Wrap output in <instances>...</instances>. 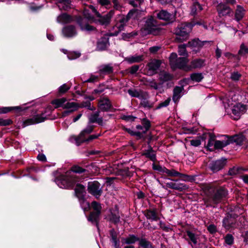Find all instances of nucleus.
<instances>
[{"mask_svg":"<svg viewBox=\"0 0 248 248\" xmlns=\"http://www.w3.org/2000/svg\"><path fill=\"white\" fill-rule=\"evenodd\" d=\"M187 46V44L180 45L178 46V53L180 56H186L187 55L186 47Z\"/></svg>","mask_w":248,"mask_h":248,"instance_id":"nucleus-51","label":"nucleus"},{"mask_svg":"<svg viewBox=\"0 0 248 248\" xmlns=\"http://www.w3.org/2000/svg\"><path fill=\"white\" fill-rule=\"evenodd\" d=\"M246 13V10L240 5L236 6L235 11L234 19L237 21H239L243 19Z\"/></svg>","mask_w":248,"mask_h":248,"instance_id":"nucleus-30","label":"nucleus"},{"mask_svg":"<svg viewBox=\"0 0 248 248\" xmlns=\"http://www.w3.org/2000/svg\"><path fill=\"white\" fill-rule=\"evenodd\" d=\"M165 173H167L169 176L171 177L178 176L180 174V172L173 169L169 170L167 169Z\"/></svg>","mask_w":248,"mask_h":248,"instance_id":"nucleus-62","label":"nucleus"},{"mask_svg":"<svg viewBox=\"0 0 248 248\" xmlns=\"http://www.w3.org/2000/svg\"><path fill=\"white\" fill-rule=\"evenodd\" d=\"M66 101V99L64 97L56 99L51 101V104L55 106V108H58L60 107H62L63 108V106L64 103Z\"/></svg>","mask_w":248,"mask_h":248,"instance_id":"nucleus-42","label":"nucleus"},{"mask_svg":"<svg viewBox=\"0 0 248 248\" xmlns=\"http://www.w3.org/2000/svg\"><path fill=\"white\" fill-rule=\"evenodd\" d=\"M156 17L160 20L166 21L167 23H171L175 20L174 15L165 10L159 11L156 14Z\"/></svg>","mask_w":248,"mask_h":248,"instance_id":"nucleus-16","label":"nucleus"},{"mask_svg":"<svg viewBox=\"0 0 248 248\" xmlns=\"http://www.w3.org/2000/svg\"><path fill=\"white\" fill-rule=\"evenodd\" d=\"M129 21L128 17L126 15H120L118 17V20L115 25V28L118 30L111 33V36H117L120 31L124 30V27Z\"/></svg>","mask_w":248,"mask_h":248,"instance_id":"nucleus-11","label":"nucleus"},{"mask_svg":"<svg viewBox=\"0 0 248 248\" xmlns=\"http://www.w3.org/2000/svg\"><path fill=\"white\" fill-rule=\"evenodd\" d=\"M228 139L230 140V143L234 142L237 145H241L243 144L245 140V137L242 134H239L234 135L230 138L228 137Z\"/></svg>","mask_w":248,"mask_h":248,"instance_id":"nucleus-32","label":"nucleus"},{"mask_svg":"<svg viewBox=\"0 0 248 248\" xmlns=\"http://www.w3.org/2000/svg\"><path fill=\"white\" fill-rule=\"evenodd\" d=\"M186 235L188 236V238H186V240L188 241V244L191 245L193 247L194 245H196L198 243V240L199 238V235L193 232L192 231L187 230L186 232Z\"/></svg>","mask_w":248,"mask_h":248,"instance_id":"nucleus-27","label":"nucleus"},{"mask_svg":"<svg viewBox=\"0 0 248 248\" xmlns=\"http://www.w3.org/2000/svg\"><path fill=\"white\" fill-rule=\"evenodd\" d=\"M206 42V41L202 42L200 41L199 39H194L191 41L188 42L187 45V46L200 48L202 47Z\"/></svg>","mask_w":248,"mask_h":248,"instance_id":"nucleus-40","label":"nucleus"},{"mask_svg":"<svg viewBox=\"0 0 248 248\" xmlns=\"http://www.w3.org/2000/svg\"><path fill=\"white\" fill-rule=\"evenodd\" d=\"M149 97V95L148 93L146 92L140 99V106L148 109H151L153 108L154 106V103L148 100Z\"/></svg>","mask_w":248,"mask_h":248,"instance_id":"nucleus-23","label":"nucleus"},{"mask_svg":"<svg viewBox=\"0 0 248 248\" xmlns=\"http://www.w3.org/2000/svg\"><path fill=\"white\" fill-rule=\"evenodd\" d=\"M74 190V195L78 199L82 208L84 211H89L90 209V204L86 199V191L85 186L80 184H77Z\"/></svg>","mask_w":248,"mask_h":248,"instance_id":"nucleus-2","label":"nucleus"},{"mask_svg":"<svg viewBox=\"0 0 248 248\" xmlns=\"http://www.w3.org/2000/svg\"><path fill=\"white\" fill-rule=\"evenodd\" d=\"M109 45V38L105 36L101 38L97 42V49L99 51L106 50Z\"/></svg>","mask_w":248,"mask_h":248,"instance_id":"nucleus-25","label":"nucleus"},{"mask_svg":"<svg viewBox=\"0 0 248 248\" xmlns=\"http://www.w3.org/2000/svg\"><path fill=\"white\" fill-rule=\"evenodd\" d=\"M209 137L210 138L207 144V148L209 150L212 151H214L213 147L215 145V142L216 141V137L215 135L212 134H209Z\"/></svg>","mask_w":248,"mask_h":248,"instance_id":"nucleus-44","label":"nucleus"},{"mask_svg":"<svg viewBox=\"0 0 248 248\" xmlns=\"http://www.w3.org/2000/svg\"><path fill=\"white\" fill-rule=\"evenodd\" d=\"M71 17L66 14H63L58 17V21L60 22L66 23L70 21Z\"/></svg>","mask_w":248,"mask_h":248,"instance_id":"nucleus-47","label":"nucleus"},{"mask_svg":"<svg viewBox=\"0 0 248 248\" xmlns=\"http://www.w3.org/2000/svg\"><path fill=\"white\" fill-rule=\"evenodd\" d=\"M78 108H86L91 110H94L95 109V108L94 107L91 106V103L90 101H83L78 104Z\"/></svg>","mask_w":248,"mask_h":248,"instance_id":"nucleus-45","label":"nucleus"},{"mask_svg":"<svg viewBox=\"0 0 248 248\" xmlns=\"http://www.w3.org/2000/svg\"><path fill=\"white\" fill-rule=\"evenodd\" d=\"M217 10L220 17L229 15L232 12L231 8L223 2H220L217 5Z\"/></svg>","mask_w":248,"mask_h":248,"instance_id":"nucleus-18","label":"nucleus"},{"mask_svg":"<svg viewBox=\"0 0 248 248\" xmlns=\"http://www.w3.org/2000/svg\"><path fill=\"white\" fill-rule=\"evenodd\" d=\"M141 12L140 10L136 9H133L129 11L126 15L129 20L131 19H139L140 17Z\"/></svg>","mask_w":248,"mask_h":248,"instance_id":"nucleus-33","label":"nucleus"},{"mask_svg":"<svg viewBox=\"0 0 248 248\" xmlns=\"http://www.w3.org/2000/svg\"><path fill=\"white\" fill-rule=\"evenodd\" d=\"M94 126L89 124L83 130L78 136H75L74 140L78 146L80 145L82 143L84 142L85 137L86 135L90 134L93 130Z\"/></svg>","mask_w":248,"mask_h":248,"instance_id":"nucleus-13","label":"nucleus"},{"mask_svg":"<svg viewBox=\"0 0 248 248\" xmlns=\"http://www.w3.org/2000/svg\"><path fill=\"white\" fill-rule=\"evenodd\" d=\"M172 76L168 73L163 72L160 75V78L163 81H167L170 80L172 79Z\"/></svg>","mask_w":248,"mask_h":248,"instance_id":"nucleus-53","label":"nucleus"},{"mask_svg":"<svg viewBox=\"0 0 248 248\" xmlns=\"http://www.w3.org/2000/svg\"><path fill=\"white\" fill-rule=\"evenodd\" d=\"M144 28L148 33L157 35L160 30L158 21L153 16H149L146 18Z\"/></svg>","mask_w":248,"mask_h":248,"instance_id":"nucleus-6","label":"nucleus"},{"mask_svg":"<svg viewBox=\"0 0 248 248\" xmlns=\"http://www.w3.org/2000/svg\"><path fill=\"white\" fill-rule=\"evenodd\" d=\"M143 59L144 57L143 55H135L134 56H131L126 58L125 60L129 63H133L142 62Z\"/></svg>","mask_w":248,"mask_h":248,"instance_id":"nucleus-35","label":"nucleus"},{"mask_svg":"<svg viewBox=\"0 0 248 248\" xmlns=\"http://www.w3.org/2000/svg\"><path fill=\"white\" fill-rule=\"evenodd\" d=\"M70 86L66 84H63L59 88V93L60 94L65 93L69 89Z\"/></svg>","mask_w":248,"mask_h":248,"instance_id":"nucleus-61","label":"nucleus"},{"mask_svg":"<svg viewBox=\"0 0 248 248\" xmlns=\"http://www.w3.org/2000/svg\"><path fill=\"white\" fill-rule=\"evenodd\" d=\"M178 177L186 181H192L194 180V176L188 175L187 174L180 173Z\"/></svg>","mask_w":248,"mask_h":248,"instance_id":"nucleus-58","label":"nucleus"},{"mask_svg":"<svg viewBox=\"0 0 248 248\" xmlns=\"http://www.w3.org/2000/svg\"><path fill=\"white\" fill-rule=\"evenodd\" d=\"M142 124L144 128L143 131V133H145L147 131L149 130L151 127V123L149 120L146 118H143L142 120Z\"/></svg>","mask_w":248,"mask_h":248,"instance_id":"nucleus-49","label":"nucleus"},{"mask_svg":"<svg viewBox=\"0 0 248 248\" xmlns=\"http://www.w3.org/2000/svg\"><path fill=\"white\" fill-rule=\"evenodd\" d=\"M240 170H241L240 168L233 167L231 168L228 171V175L231 176H233L237 174Z\"/></svg>","mask_w":248,"mask_h":248,"instance_id":"nucleus-64","label":"nucleus"},{"mask_svg":"<svg viewBox=\"0 0 248 248\" xmlns=\"http://www.w3.org/2000/svg\"><path fill=\"white\" fill-rule=\"evenodd\" d=\"M235 217L232 214L227 215L223 220V226L229 230L233 227L235 223Z\"/></svg>","mask_w":248,"mask_h":248,"instance_id":"nucleus-21","label":"nucleus"},{"mask_svg":"<svg viewBox=\"0 0 248 248\" xmlns=\"http://www.w3.org/2000/svg\"><path fill=\"white\" fill-rule=\"evenodd\" d=\"M114 12L113 10H110L107 14L100 16V14L98 13L97 16L99 17L98 21L100 24L107 26L108 25L110 22L111 18L114 15Z\"/></svg>","mask_w":248,"mask_h":248,"instance_id":"nucleus-22","label":"nucleus"},{"mask_svg":"<svg viewBox=\"0 0 248 248\" xmlns=\"http://www.w3.org/2000/svg\"><path fill=\"white\" fill-rule=\"evenodd\" d=\"M57 1L60 9L66 10L70 8V0H57Z\"/></svg>","mask_w":248,"mask_h":248,"instance_id":"nucleus-43","label":"nucleus"},{"mask_svg":"<svg viewBox=\"0 0 248 248\" xmlns=\"http://www.w3.org/2000/svg\"><path fill=\"white\" fill-rule=\"evenodd\" d=\"M91 208L93 209V211L90 212L87 218L88 220L95 224L98 228V223L102 208L101 205L96 201H93L90 205Z\"/></svg>","mask_w":248,"mask_h":248,"instance_id":"nucleus-4","label":"nucleus"},{"mask_svg":"<svg viewBox=\"0 0 248 248\" xmlns=\"http://www.w3.org/2000/svg\"><path fill=\"white\" fill-rule=\"evenodd\" d=\"M202 10V5L198 2H195L191 7V14L195 15L197 12H200Z\"/></svg>","mask_w":248,"mask_h":248,"instance_id":"nucleus-46","label":"nucleus"},{"mask_svg":"<svg viewBox=\"0 0 248 248\" xmlns=\"http://www.w3.org/2000/svg\"><path fill=\"white\" fill-rule=\"evenodd\" d=\"M88 191L89 193L98 199L102 195V189L100 184L96 181L90 182L88 184Z\"/></svg>","mask_w":248,"mask_h":248,"instance_id":"nucleus-8","label":"nucleus"},{"mask_svg":"<svg viewBox=\"0 0 248 248\" xmlns=\"http://www.w3.org/2000/svg\"><path fill=\"white\" fill-rule=\"evenodd\" d=\"M22 108L20 107H2L0 108V114L7 113L13 110L20 111Z\"/></svg>","mask_w":248,"mask_h":248,"instance_id":"nucleus-41","label":"nucleus"},{"mask_svg":"<svg viewBox=\"0 0 248 248\" xmlns=\"http://www.w3.org/2000/svg\"><path fill=\"white\" fill-rule=\"evenodd\" d=\"M203 190L206 195L204 202L206 207H215V205L221 202L222 199L228 194V191L225 188L221 187L217 188L211 185L205 186Z\"/></svg>","mask_w":248,"mask_h":248,"instance_id":"nucleus-1","label":"nucleus"},{"mask_svg":"<svg viewBox=\"0 0 248 248\" xmlns=\"http://www.w3.org/2000/svg\"><path fill=\"white\" fill-rule=\"evenodd\" d=\"M191 80L197 82H200L203 78L202 73H193L190 76Z\"/></svg>","mask_w":248,"mask_h":248,"instance_id":"nucleus-50","label":"nucleus"},{"mask_svg":"<svg viewBox=\"0 0 248 248\" xmlns=\"http://www.w3.org/2000/svg\"><path fill=\"white\" fill-rule=\"evenodd\" d=\"M63 108L73 110V111H75L78 108V104L75 102H67L64 105Z\"/></svg>","mask_w":248,"mask_h":248,"instance_id":"nucleus-48","label":"nucleus"},{"mask_svg":"<svg viewBox=\"0 0 248 248\" xmlns=\"http://www.w3.org/2000/svg\"><path fill=\"white\" fill-rule=\"evenodd\" d=\"M46 119V117L44 116V114L34 115L32 118L26 120L24 124L27 126L30 124H33L44 122Z\"/></svg>","mask_w":248,"mask_h":248,"instance_id":"nucleus-20","label":"nucleus"},{"mask_svg":"<svg viewBox=\"0 0 248 248\" xmlns=\"http://www.w3.org/2000/svg\"><path fill=\"white\" fill-rule=\"evenodd\" d=\"M171 99L170 97L168 98L166 100H165L163 102H160L159 103V104L157 105V106L156 108V109H158L166 107H167L170 102Z\"/></svg>","mask_w":248,"mask_h":248,"instance_id":"nucleus-59","label":"nucleus"},{"mask_svg":"<svg viewBox=\"0 0 248 248\" xmlns=\"http://www.w3.org/2000/svg\"><path fill=\"white\" fill-rule=\"evenodd\" d=\"M62 33L66 37H72L77 34L75 27L73 25H68L62 29Z\"/></svg>","mask_w":248,"mask_h":248,"instance_id":"nucleus-26","label":"nucleus"},{"mask_svg":"<svg viewBox=\"0 0 248 248\" xmlns=\"http://www.w3.org/2000/svg\"><path fill=\"white\" fill-rule=\"evenodd\" d=\"M98 107L102 111H108L112 108V105L108 97L101 96L98 100Z\"/></svg>","mask_w":248,"mask_h":248,"instance_id":"nucleus-15","label":"nucleus"},{"mask_svg":"<svg viewBox=\"0 0 248 248\" xmlns=\"http://www.w3.org/2000/svg\"><path fill=\"white\" fill-rule=\"evenodd\" d=\"M225 242L226 244L231 246L234 242V238L231 234H227L224 237Z\"/></svg>","mask_w":248,"mask_h":248,"instance_id":"nucleus-57","label":"nucleus"},{"mask_svg":"<svg viewBox=\"0 0 248 248\" xmlns=\"http://www.w3.org/2000/svg\"><path fill=\"white\" fill-rule=\"evenodd\" d=\"M86 11L84 12L85 17H78L77 18V23L80 27L82 31L88 32L93 31H96V28L93 26L90 25L88 23L89 19L91 18L90 15L86 14Z\"/></svg>","mask_w":248,"mask_h":248,"instance_id":"nucleus-7","label":"nucleus"},{"mask_svg":"<svg viewBox=\"0 0 248 248\" xmlns=\"http://www.w3.org/2000/svg\"><path fill=\"white\" fill-rule=\"evenodd\" d=\"M71 170L73 172L77 173H82L86 171V170L81 168V167L77 165L73 166L71 168Z\"/></svg>","mask_w":248,"mask_h":248,"instance_id":"nucleus-60","label":"nucleus"},{"mask_svg":"<svg viewBox=\"0 0 248 248\" xmlns=\"http://www.w3.org/2000/svg\"><path fill=\"white\" fill-rule=\"evenodd\" d=\"M71 172H66L65 175L61 176L60 182L58 184L60 187L64 188H69L72 187L75 183L74 177L70 175Z\"/></svg>","mask_w":248,"mask_h":248,"instance_id":"nucleus-9","label":"nucleus"},{"mask_svg":"<svg viewBox=\"0 0 248 248\" xmlns=\"http://www.w3.org/2000/svg\"><path fill=\"white\" fill-rule=\"evenodd\" d=\"M184 89L183 87L176 86L173 91L172 100L174 102H176L181 97V93Z\"/></svg>","mask_w":248,"mask_h":248,"instance_id":"nucleus-37","label":"nucleus"},{"mask_svg":"<svg viewBox=\"0 0 248 248\" xmlns=\"http://www.w3.org/2000/svg\"><path fill=\"white\" fill-rule=\"evenodd\" d=\"M145 92L141 90L136 89H129L127 91V93L131 97L138 98L140 99Z\"/></svg>","mask_w":248,"mask_h":248,"instance_id":"nucleus-34","label":"nucleus"},{"mask_svg":"<svg viewBox=\"0 0 248 248\" xmlns=\"http://www.w3.org/2000/svg\"><path fill=\"white\" fill-rule=\"evenodd\" d=\"M247 110V106L239 103L233 107L232 108V117L234 120H238L241 116Z\"/></svg>","mask_w":248,"mask_h":248,"instance_id":"nucleus-14","label":"nucleus"},{"mask_svg":"<svg viewBox=\"0 0 248 248\" xmlns=\"http://www.w3.org/2000/svg\"><path fill=\"white\" fill-rule=\"evenodd\" d=\"M144 215L148 219L157 221L159 219L157 216V213L155 210H146L145 211Z\"/></svg>","mask_w":248,"mask_h":248,"instance_id":"nucleus-36","label":"nucleus"},{"mask_svg":"<svg viewBox=\"0 0 248 248\" xmlns=\"http://www.w3.org/2000/svg\"><path fill=\"white\" fill-rule=\"evenodd\" d=\"M226 160L221 159L215 161H213L210 165V168L214 172H217L222 169L225 166Z\"/></svg>","mask_w":248,"mask_h":248,"instance_id":"nucleus-19","label":"nucleus"},{"mask_svg":"<svg viewBox=\"0 0 248 248\" xmlns=\"http://www.w3.org/2000/svg\"><path fill=\"white\" fill-rule=\"evenodd\" d=\"M230 144V140L227 139L226 140L220 141V140H216L215 142V145L214 146V150L215 149H220L222 148L227 146L228 145Z\"/></svg>","mask_w":248,"mask_h":248,"instance_id":"nucleus-39","label":"nucleus"},{"mask_svg":"<svg viewBox=\"0 0 248 248\" xmlns=\"http://www.w3.org/2000/svg\"><path fill=\"white\" fill-rule=\"evenodd\" d=\"M100 111H97L95 112L92 114L89 118V121L90 123H94L97 121V120L99 116Z\"/></svg>","mask_w":248,"mask_h":248,"instance_id":"nucleus-55","label":"nucleus"},{"mask_svg":"<svg viewBox=\"0 0 248 248\" xmlns=\"http://www.w3.org/2000/svg\"><path fill=\"white\" fill-rule=\"evenodd\" d=\"M140 238L134 234H129L127 237L122 238L121 242L123 245H130L135 244L136 242H139Z\"/></svg>","mask_w":248,"mask_h":248,"instance_id":"nucleus-29","label":"nucleus"},{"mask_svg":"<svg viewBox=\"0 0 248 248\" xmlns=\"http://www.w3.org/2000/svg\"><path fill=\"white\" fill-rule=\"evenodd\" d=\"M98 3L102 7L106 9H109L111 7V3L109 0H97Z\"/></svg>","mask_w":248,"mask_h":248,"instance_id":"nucleus-52","label":"nucleus"},{"mask_svg":"<svg viewBox=\"0 0 248 248\" xmlns=\"http://www.w3.org/2000/svg\"><path fill=\"white\" fill-rule=\"evenodd\" d=\"M139 245L142 248H155L153 244L145 238L140 239Z\"/></svg>","mask_w":248,"mask_h":248,"instance_id":"nucleus-38","label":"nucleus"},{"mask_svg":"<svg viewBox=\"0 0 248 248\" xmlns=\"http://www.w3.org/2000/svg\"><path fill=\"white\" fill-rule=\"evenodd\" d=\"M142 155L152 161L154 162L156 159L155 151L151 146H149L147 150H144Z\"/></svg>","mask_w":248,"mask_h":248,"instance_id":"nucleus-31","label":"nucleus"},{"mask_svg":"<svg viewBox=\"0 0 248 248\" xmlns=\"http://www.w3.org/2000/svg\"><path fill=\"white\" fill-rule=\"evenodd\" d=\"M162 187L167 189L170 188L180 192L187 190L189 186L184 183L179 182L177 180H172V181L166 183L165 186H163Z\"/></svg>","mask_w":248,"mask_h":248,"instance_id":"nucleus-10","label":"nucleus"},{"mask_svg":"<svg viewBox=\"0 0 248 248\" xmlns=\"http://www.w3.org/2000/svg\"><path fill=\"white\" fill-rule=\"evenodd\" d=\"M114 67L111 63L104 64L98 67L97 73L99 77L103 78L105 76H111L113 74Z\"/></svg>","mask_w":248,"mask_h":248,"instance_id":"nucleus-12","label":"nucleus"},{"mask_svg":"<svg viewBox=\"0 0 248 248\" xmlns=\"http://www.w3.org/2000/svg\"><path fill=\"white\" fill-rule=\"evenodd\" d=\"M160 65V61L155 59L152 60L147 65V74L150 76L155 74Z\"/></svg>","mask_w":248,"mask_h":248,"instance_id":"nucleus-17","label":"nucleus"},{"mask_svg":"<svg viewBox=\"0 0 248 248\" xmlns=\"http://www.w3.org/2000/svg\"><path fill=\"white\" fill-rule=\"evenodd\" d=\"M107 219L115 224L119 223L120 221V216L118 210H110V213L108 215Z\"/></svg>","mask_w":248,"mask_h":248,"instance_id":"nucleus-24","label":"nucleus"},{"mask_svg":"<svg viewBox=\"0 0 248 248\" xmlns=\"http://www.w3.org/2000/svg\"><path fill=\"white\" fill-rule=\"evenodd\" d=\"M248 54V47L244 44L240 46V49L238 51V54L240 56H245Z\"/></svg>","mask_w":248,"mask_h":248,"instance_id":"nucleus-54","label":"nucleus"},{"mask_svg":"<svg viewBox=\"0 0 248 248\" xmlns=\"http://www.w3.org/2000/svg\"><path fill=\"white\" fill-rule=\"evenodd\" d=\"M153 169L156 170L159 172L165 173L167 168L164 167H162L160 165L153 163L152 165Z\"/></svg>","mask_w":248,"mask_h":248,"instance_id":"nucleus-56","label":"nucleus"},{"mask_svg":"<svg viewBox=\"0 0 248 248\" xmlns=\"http://www.w3.org/2000/svg\"><path fill=\"white\" fill-rule=\"evenodd\" d=\"M146 84L155 90L158 89V84L155 80H147Z\"/></svg>","mask_w":248,"mask_h":248,"instance_id":"nucleus-63","label":"nucleus"},{"mask_svg":"<svg viewBox=\"0 0 248 248\" xmlns=\"http://www.w3.org/2000/svg\"><path fill=\"white\" fill-rule=\"evenodd\" d=\"M187 62V58L185 57L178 58L177 55L175 53H172L170 56V64L173 70L179 68L187 71L186 69V67H188Z\"/></svg>","mask_w":248,"mask_h":248,"instance_id":"nucleus-5","label":"nucleus"},{"mask_svg":"<svg viewBox=\"0 0 248 248\" xmlns=\"http://www.w3.org/2000/svg\"><path fill=\"white\" fill-rule=\"evenodd\" d=\"M204 62V60L201 59L193 60L191 62L190 64L188 65V67H186V69L188 71L193 69L200 68L203 66Z\"/></svg>","mask_w":248,"mask_h":248,"instance_id":"nucleus-28","label":"nucleus"},{"mask_svg":"<svg viewBox=\"0 0 248 248\" xmlns=\"http://www.w3.org/2000/svg\"><path fill=\"white\" fill-rule=\"evenodd\" d=\"M193 25L190 23H182L179 25L174 30V33L176 36V40L180 42L186 40L189 34L192 29Z\"/></svg>","mask_w":248,"mask_h":248,"instance_id":"nucleus-3","label":"nucleus"}]
</instances>
